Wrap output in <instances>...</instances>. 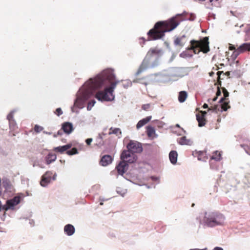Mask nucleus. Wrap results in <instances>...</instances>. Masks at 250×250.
<instances>
[{
  "instance_id": "44",
  "label": "nucleus",
  "mask_w": 250,
  "mask_h": 250,
  "mask_svg": "<svg viewBox=\"0 0 250 250\" xmlns=\"http://www.w3.org/2000/svg\"><path fill=\"white\" fill-rule=\"evenodd\" d=\"M248 37L250 39V26H248V28L245 30Z\"/></svg>"
},
{
  "instance_id": "49",
  "label": "nucleus",
  "mask_w": 250,
  "mask_h": 250,
  "mask_svg": "<svg viewBox=\"0 0 250 250\" xmlns=\"http://www.w3.org/2000/svg\"><path fill=\"white\" fill-rule=\"evenodd\" d=\"M229 49L230 50H233V51H234V50H236L237 49H236V47L234 45L230 44L229 46Z\"/></svg>"
},
{
  "instance_id": "17",
  "label": "nucleus",
  "mask_w": 250,
  "mask_h": 250,
  "mask_svg": "<svg viewBox=\"0 0 250 250\" xmlns=\"http://www.w3.org/2000/svg\"><path fill=\"white\" fill-rule=\"evenodd\" d=\"M178 154L176 151L171 150L169 153V158L171 164H176L177 161Z\"/></svg>"
},
{
  "instance_id": "60",
  "label": "nucleus",
  "mask_w": 250,
  "mask_h": 250,
  "mask_svg": "<svg viewBox=\"0 0 250 250\" xmlns=\"http://www.w3.org/2000/svg\"><path fill=\"white\" fill-rule=\"evenodd\" d=\"M98 138L102 140L103 137H102V135L99 134L98 135Z\"/></svg>"
},
{
  "instance_id": "8",
  "label": "nucleus",
  "mask_w": 250,
  "mask_h": 250,
  "mask_svg": "<svg viewBox=\"0 0 250 250\" xmlns=\"http://www.w3.org/2000/svg\"><path fill=\"white\" fill-rule=\"evenodd\" d=\"M126 147L127 151H129L130 153H141L143 151V147L141 143L137 141H130L127 144Z\"/></svg>"
},
{
  "instance_id": "27",
  "label": "nucleus",
  "mask_w": 250,
  "mask_h": 250,
  "mask_svg": "<svg viewBox=\"0 0 250 250\" xmlns=\"http://www.w3.org/2000/svg\"><path fill=\"white\" fill-rule=\"evenodd\" d=\"M109 130L110 131L108 133L109 135L116 134L118 136V133H119L120 135L122 134V132L119 128H113L111 127L109 128Z\"/></svg>"
},
{
  "instance_id": "4",
  "label": "nucleus",
  "mask_w": 250,
  "mask_h": 250,
  "mask_svg": "<svg viewBox=\"0 0 250 250\" xmlns=\"http://www.w3.org/2000/svg\"><path fill=\"white\" fill-rule=\"evenodd\" d=\"M226 221L225 216L217 211H205L200 219V224L207 228L223 226Z\"/></svg>"
},
{
  "instance_id": "19",
  "label": "nucleus",
  "mask_w": 250,
  "mask_h": 250,
  "mask_svg": "<svg viewBox=\"0 0 250 250\" xmlns=\"http://www.w3.org/2000/svg\"><path fill=\"white\" fill-rule=\"evenodd\" d=\"M57 159V156L55 154L49 153L44 158L45 163L47 165H49L54 162Z\"/></svg>"
},
{
  "instance_id": "36",
  "label": "nucleus",
  "mask_w": 250,
  "mask_h": 250,
  "mask_svg": "<svg viewBox=\"0 0 250 250\" xmlns=\"http://www.w3.org/2000/svg\"><path fill=\"white\" fill-rule=\"evenodd\" d=\"M103 95H102V91H98L96 94H95V98L99 101L103 102Z\"/></svg>"
},
{
  "instance_id": "41",
  "label": "nucleus",
  "mask_w": 250,
  "mask_h": 250,
  "mask_svg": "<svg viewBox=\"0 0 250 250\" xmlns=\"http://www.w3.org/2000/svg\"><path fill=\"white\" fill-rule=\"evenodd\" d=\"M132 83L130 81H126L125 83L123 84L124 87L127 88V87L131 86Z\"/></svg>"
},
{
  "instance_id": "11",
  "label": "nucleus",
  "mask_w": 250,
  "mask_h": 250,
  "mask_svg": "<svg viewBox=\"0 0 250 250\" xmlns=\"http://www.w3.org/2000/svg\"><path fill=\"white\" fill-rule=\"evenodd\" d=\"M23 197V194L22 193H20L18 195L13 197L12 199L7 200V204L10 206V208H11V209H14L15 206L20 203L21 199Z\"/></svg>"
},
{
  "instance_id": "56",
  "label": "nucleus",
  "mask_w": 250,
  "mask_h": 250,
  "mask_svg": "<svg viewBox=\"0 0 250 250\" xmlns=\"http://www.w3.org/2000/svg\"><path fill=\"white\" fill-rule=\"evenodd\" d=\"M117 192L121 194L122 196H124L125 194V192H124L123 193H121V191H119L118 190H117Z\"/></svg>"
},
{
  "instance_id": "10",
  "label": "nucleus",
  "mask_w": 250,
  "mask_h": 250,
  "mask_svg": "<svg viewBox=\"0 0 250 250\" xmlns=\"http://www.w3.org/2000/svg\"><path fill=\"white\" fill-rule=\"evenodd\" d=\"M2 187L4 188V193H9L13 194L15 191V188L10 180L7 178H3L2 179Z\"/></svg>"
},
{
  "instance_id": "20",
  "label": "nucleus",
  "mask_w": 250,
  "mask_h": 250,
  "mask_svg": "<svg viewBox=\"0 0 250 250\" xmlns=\"http://www.w3.org/2000/svg\"><path fill=\"white\" fill-rule=\"evenodd\" d=\"M123 151H128V152L129 156L127 157V159H125V161L127 163L128 165L129 164L134 163L137 161V157L133 153H130V152H129V151H127L126 150H124Z\"/></svg>"
},
{
  "instance_id": "52",
  "label": "nucleus",
  "mask_w": 250,
  "mask_h": 250,
  "mask_svg": "<svg viewBox=\"0 0 250 250\" xmlns=\"http://www.w3.org/2000/svg\"><path fill=\"white\" fill-rule=\"evenodd\" d=\"M201 112L202 113L201 116H204V118H205L207 114V112L206 111H201Z\"/></svg>"
},
{
  "instance_id": "48",
  "label": "nucleus",
  "mask_w": 250,
  "mask_h": 250,
  "mask_svg": "<svg viewBox=\"0 0 250 250\" xmlns=\"http://www.w3.org/2000/svg\"><path fill=\"white\" fill-rule=\"evenodd\" d=\"M92 138H88L85 140V143L87 145H90L92 141Z\"/></svg>"
},
{
  "instance_id": "42",
  "label": "nucleus",
  "mask_w": 250,
  "mask_h": 250,
  "mask_svg": "<svg viewBox=\"0 0 250 250\" xmlns=\"http://www.w3.org/2000/svg\"><path fill=\"white\" fill-rule=\"evenodd\" d=\"M150 179L153 181L157 182V183H159V178L158 177H156V176H151L150 177Z\"/></svg>"
},
{
  "instance_id": "9",
  "label": "nucleus",
  "mask_w": 250,
  "mask_h": 250,
  "mask_svg": "<svg viewBox=\"0 0 250 250\" xmlns=\"http://www.w3.org/2000/svg\"><path fill=\"white\" fill-rule=\"evenodd\" d=\"M246 51H250V42L243 43L240 45L236 50L233 52L231 58L234 61L240 54Z\"/></svg>"
},
{
  "instance_id": "14",
  "label": "nucleus",
  "mask_w": 250,
  "mask_h": 250,
  "mask_svg": "<svg viewBox=\"0 0 250 250\" xmlns=\"http://www.w3.org/2000/svg\"><path fill=\"white\" fill-rule=\"evenodd\" d=\"M61 129L67 134H70L74 130L73 124L69 122L62 123Z\"/></svg>"
},
{
  "instance_id": "64",
  "label": "nucleus",
  "mask_w": 250,
  "mask_h": 250,
  "mask_svg": "<svg viewBox=\"0 0 250 250\" xmlns=\"http://www.w3.org/2000/svg\"><path fill=\"white\" fill-rule=\"evenodd\" d=\"M2 207V205L1 204V202L0 201V211L1 210Z\"/></svg>"
},
{
  "instance_id": "31",
  "label": "nucleus",
  "mask_w": 250,
  "mask_h": 250,
  "mask_svg": "<svg viewBox=\"0 0 250 250\" xmlns=\"http://www.w3.org/2000/svg\"><path fill=\"white\" fill-rule=\"evenodd\" d=\"M198 160L199 161H206V158L204 157L206 153L203 151H199L198 152Z\"/></svg>"
},
{
  "instance_id": "6",
  "label": "nucleus",
  "mask_w": 250,
  "mask_h": 250,
  "mask_svg": "<svg viewBox=\"0 0 250 250\" xmlns=\"http://www.w3.org/2000/svg\"><path fill=\"white\" fill-rule=\"evenodd\" d=\"M128 155V151H123L120 155L121 161L116 166L115 168L119 175L123 176L124 174L128 169V166L127 163L125 161V159H127V157L129 156Z\"/></svg>"
},
{
  "instance_id": "39",
  "label": "nucleus",
  "mask_w": 250,
  "mask_h": 250,
  "mask_svg": "<svg viewBox=\"0 0 250 250\" xmlns=\"http://www.w3.org/2000/svg\"><path fill=\"white\" fill-rule=\"evenodd\" d=\"M54 113L56 114L58 116H60L63 114V112L61 108L59 107L56 109L55 111L54 112Z\"/></svg>"
},
{
  "instance_id": "32",
  "label": "nucleus",
  "mask_w": 250,
  "mask_h": 250,
  "mask_svg": "<svg viewBox=\"0 0 250 250\" xmlns=\"http://www.w3.org/2000/svg\"><path fill=\"white\" fill-rule=\"evenodd\" d=\"M78 153V149L76 147H73L70 150L66 151V154L68 155H73Z\"/></svg>"
},
{
  "instance_id": "34",
  "label": "nucleus",
  "mask_w": 250,
  "mask_h": 250,
  "mask_svg": "<svg viewBox=\"0 0 250 250\" xmlns=\"http://www.w3.org/2000/svg\"><path fill=\"white\" fill-rule=\"evenodd\" d=\"M241 147L245 150V152L250 155V146L246 145H241Z\"/></svg>"
},
{
  "instance_id": "18",
  "label": "nucleus",
  "mask_w": 250,
  "mask_h": 250,
  "mask_svg": "<svg viewBox=\"0 0 250 250\" xmlns=\"http://www.w3.org/2000/svg\"><path fill=\"white\" fill-rule=\"evenodd\" d=\"M151 116H147L141 120H140L138 123L136 125V128L137 129H139L144 125L146 124L148 122H149L151 119Z\"/></svg>"
},
{
  "instance_id": "23",
  "label": "nucleus",
  "mask_w": 250,
  "mask_h": 250,
  "mask_svg": "<svg viewBox=\"0 0 250 250\" xmlns=\"http://www.w3.org/2000/svg\"><path fill=\"white\" fill-rule=\"evenodd\" d=\"M188 97V93L185 91H181L179 93L178 101L180 103L184 102Z\"/></svg>"
},
{
  "instance_id": "3",
  "label": "nucleus",
  "mask_w": 250,
  "mask_h": 250,
  "mask_svg": "<svg viewBox=\"0 0 250 250\" xmlns=\"http://www.w3.org/2000/svg\"><path fill=\"white\" fill-rule=\"evenodd\" d=\"M190 43V46L187 47L186 50L180 54L179 56L181 58L184 59L192 58L193 54L191 53V51L195 54H199L200 52L207 53L210 50L208 37H205L200 41L191 40Z\"/></svg>"
},
{
  "instance_id": "40",
  "label": "nucleus",
  "mask_w": 250,
  "mask_h": 250,
  "mask_svg": "<svg viewBox=\"0 0 250 250\" xmlns=\"http://www.w3.org/2000/svg\"><path fill=\"white\" fill-rule=\"evenodd\" d=\"M9 209H11V208H10V206L7 204V202H6V204L4 205H2L1 208V210L7 211Z\"/></svg>"
},
{
  "instance_id": "37",
  "label": "nucleus",
  "mask_w": 250,
  "mask_h": 250,
  "mask_svg": "<svg viewBox=\"0 0 250 250\" xmlns=\"http://www.w3.org/2000/svg\"><path fill=\"white\" fill-rule=\"evenodd\" d=\"M159 63V59H158V58H156L155 60L152 63V64L150 65H149L148 68L155 67L158 66Z\"/></svg>"
},
{
  "instance_id": "43",
  "label": "nucleus",
  "mask_w": 250,
  "mask_h": 250,
  "mask_svg": "<svg viewBox=\"0 0 250 250\" xmlns=\"http://www.w3.org/2000/svg\"><path fill=\"white\" fill-rule=\"evenodd\" d=\"M217 96H215V97H214L212 99H208V103H209V104H212L214 102L216 101L217 100Z\"/></svg>"
},
{
  "instance_id": "62",
  "label": "nucleus",
  "mask_w": 250,
  "mask_h": 250,
  "mask_svg": "<svg viewBox=\"0 0 250 250\" xmlns=\"http://www.w3.org/2000/svg\"><path fill=\"white\" fill-rule=\"evenodd\" d=\"M185 37H186V36H185V35H183V36H182L181 37H178V38H181V40L183 41V39L184 38H185Z\"/></svg>"
},
{
  "instance_id": "16",
  "label": "nucleus",
  "mask_w": 250,
  "mask_h": 250,
  "mask_svg": "<svg viewBox=\"0 0 250 250\" xmlns=\"http://www.w3.org/2000/svg\"><path fill=\"white\" fill-rule=\"evenodd\" d=\"M64 232L67 236H72L75 232V227L71 224H67L64 227Z\"/></svg>"
},
{
  "instance_id": "54",
  "label": "nucleus",
  "mask_w": 250,
  "mask_h": 250,
  "mask_svg": "<svg viewBox=\"0 0 250 250\" xmlns=\"http://www.w3.org/2000/svg\"><path fill=\"white\" fill-rule=\"evenodd\" d=\"M100 200L101 201V202L100 203V205H103V202L106 200L105 199H103V198H100Z\"/></svg>"
},
{
  "instance_id": "7",
  "label": "nucleus",
  "mask_w": 250,
  "mask_h": 250,
  "mask_svg": "<svg viewBox=\"0 0 250 250\" xmlns=\"http://www.w3.org/2000/svg\"><path fill=\"white\" fill-rule=\"evenodd\" d=\"M225 100L226 99L224 97H222L219 101V103H220L221 104H217L211 106L209 108V110L215 112H217L218 111L221 112L227 111L230 106L229 105L228 102H226Z\"/></svg>"
},
{
  "instance_id": "12",
  "label": "nucleus",
  "mask_w": 250,
  "mask_h": 250,
  "mask_svg": "<svg viewBox=\"0 0 250 250\" xmlns=\"http://www.w3.org/2000/svg\"><path fill=\"white\" fill-rule=\"evenodd\" d=\"M52 174V172L47 171L42 176L40 182L41 186L46 187L50 183Z\"/></svg>"
},
{
  "instance_id": "58",
  "label": "nucleus",
  "mask_w": 250,
  "mask_h": 250,
  "mask_svg": "<svg viewBox=\"0 0 250 250\" xmlns=\"http://www.w3.org/2000/svg\"><path fill=\"white\" fill-rule=\"evenodd\" d=\"M43 132L44 134H45L51 135L52 134V132H47L46 131H43Z\"/></svg>"
},
{
  "instance_id": "45",
  "label": "nucleus",
  "mask_w": 250,
  "mask_h": 250,
  "mask_svg": "<svg viewBox=\"0 0 250 250\" xmlns=\"http://www.w3.org/2000/svg\"><path fill=\"white\" fill-rule=\"evenodd\" d=\"M63 146L64 147V149L65 151L68 150L69 149L71 148L72 147V144H67L65 145H64Z\"/></svg>"
},
{
  "instance_id": "51",
  "label": "nucleus",
  "mask_w": 250,
  "mask_h": 250,
  "mask_svg": "<svg viewBox=\"0 0 250 250\" xmlns=\"http://www.w3.org/2000/svg\"><path fill=\"white\" fill-rule=\"evenodd\" d=\"M225 90L226 91L224 92V98L226 99V98L229 96V93L226 90Z\"/></svg>"
},
{
  "instance_id": "28",
  "label": "nucleus",
  "mask_w": 250,
  "mask_h": 250,
  "mask_svg": "<svg viewBox=\"0 0 250 250\" xmlns=\"http://www.w3.org/2000/svg\"><path fill=\"white\" fill-rule=\"evenodd\" d=\"M174 44L175 46H179L182 47L185 45V42H183L181 40V38H179L177 37L175 39L174 41Z\"/></svg>"
},
{
  "instance_id": "29",
  "label": "nucleus",
  "mask_w": 250,
  "mask_h": 250,
  "mask_svg": "<svg viewBox=\"0 0 250 250\" xmlns=\"http://www.w3.org/2000/svg\"><path fill=\"white\" fill-rule=\"evenodd\" d=\"M221 155L220 152H218V151H215L213 155L211 156V159L212 160H214L216 161H219L221 160Z\"/></svg>"
},
{
  "instance_id": "53",
  "label": "nucleus",
  "mask_w": 250,
  "mask_h": 250,
  "mask_svg": "<svg viewBox=\"0 0 250 250\" xmlns=\"http://www.w3.org/2000/svg\"><path fill=\"white\" fill-rule=\"evenodd\" d=\"M189 250H208V249L207 248H205L204 249H190Z\"/></svg>"
},
{
  "instance_id": "25",
  "label": "nucleus",
  "mask_w": 250,
  "mask_h": 250,
  "mask_svg": "<svg viewBox=\"0 0 250 250\" xmlns=\"http://www.w3.org/2000/svg\"><path fill=\"white\" fill-rule=\"evenodd\" d=\"M146 128V134L148 137H151L153 134H155V130L153 127L150 125L147 126Z\"/></svg>"
},
{
  "instance_id": "26",
  "label": "nucleus",
  "mask_w": 250,
  "mask_h": 250,
  "mask_svg": "<svg viewBox=\"0 0 250 250\" xmlns=\"http://www.w3.org/2000/svg\"><path fill=\"white\" fill-rule=\"evenodd\" d=\"M178 143L181 145H190V140L187 139L186 136L180 138Z\"/></svg>"
},
{
  "instance_id": "30",
  "label": "nucleus",
  "mask_w": 250,
  "mask_h": 250,
  "mask_svg": "<svg viewBox=\"0 0 250 250\" xmlns=\"http://www.w3.org/2000/svg\"><path fill=\"white\" fill-rule=\"evenodd\" d=\"M53 150L55 152H59L61 154L63 153L64 151H66L63 146L55 147L54 148Z\"/></svg>"
},
{
  "instance_id": "2",
  "label": "nucleus",
  "mask_w": 250,
  "mask_h": 250,
  "mask_svg": "<svg viewBox=\"0 0 250 250\" xmlns=\"http://www.w3.org/2000/svg\"><path fill=\"white\" fill-rule=\"evenodd\" d=\"M186 11L181 14H178L167 21H159L154 27L149 30L147 35V41H155L162 39L166 32H168L175 29L182 21L188 20L193 21L195 19V15L193 13L190 14L189 18H184L183 16L187 14Z\"/></svg>"
},
{
  "instance_id": "33",
  "label": "nucleus",
  "mask_w": 250,
  "mask_h": 250,
  "mask_svg": "<svg viewBox=\"0 0 250 250\" xmlns=\"http://www.w3.org/2000/svg\"><path fill=\"white\" fill-rule=\"evenodd\" d=\"M33 167H39L42 168H45V166H44V165L42 164L40 160H35L34 163H33Z\"/></svg>"
},
{
  "instance_id": "57",
  "label": "nucleus",
  "mask_w": 250,
  "mask_h": 250,
  "mask_svg": "<svg viewBox=\"0 0 250 250\" xmlns=\"http://www.w3.org/2000/svg\"><path fill=\"white\" fill-rule=\"evenodd\" d=\"M239 63V61H233V64H235L236 66L237 65H238Z\"/></svg>"
},
{
  "instance_id": "21",
  "label": "nucleus",
  "mask_w": 250,
  "mask_h": 250,
  "mask_svg": "<svg viewBox=\"0 0 250 250\" xmlns=\"http://www.w3.org/2000/svg\"><path fill=\"white\" fill-rule=\"evenodd\" d=\"M120 81H115L112 83L109 87H105V90L109 92L110 96H113L114 89L115 88L117 84L120 83Z\"/></svg>"
},
{
  "instance_id": "61",
  "label": "nucleus",
  "mask_w": 250,
  "mask_h": 250,
  "mask_svg": "<svg viewBox=\"0 0 250 250\" xmlns=\"http://www.w3.org/2000/svg\"><path fill=\"white\" fill-rule=\"evenodd\" d=\"M175 127H177V128H181V129L183 130V128H181L180 126V125L179 124H176L175 126Z\"/></svg>"
},
{
  "instance_id": "15",
  "label": "nucleus",
  "mask_w": 250,
  "mask_h": 250,
  "mask_svg": "<svg viewBox=\"0 0 250 250\" xmlns=\"http://www.w3.org/2000/svg\"><path fill=\"white\" fill-rule=\"evenodd\" d=\"M17 110L14 109L12 110L7 116V119L9 121V127L11 129H14L16 124L13 119V115Z\"/></svg>"
},
{
  "instance_id": "35",
  "label": "nucleus",
  "mask_w": 250,
  "mask_h": 250,
  "mask_svg": "<svg viewBox=\"0 0 250 250\" xmlns=\"http://www.w3.org/2000/svg\"><path fill=\"white\" fill-rule=\"evenodd\" d=\"M96 103V101L95 100H92L91 101H90L87 104V110L88 111L91 110L92 109V107Z\"/></svg>"
},
{
  "instance_id": "46",
  "label": "nucleus",
  "mask_w": 250,
  "mask_h": 250,
  "mask_svg": "<svg viewBox=\"0 0 250 250\" xmlns=\"http://www.w3.org/2000/svg\"><path fill=\"white\" fill-rule=\"evenodd\" d=\"M149 107H150V104H144L142 106V109L145 110H148L149 108Z\"/></svg>"
},
{
  "instance_id": "13",
  "label": "nucleus",
  "mask_w": 250,
  "mask_h": 250,
  "mask_svg": "<svg viewBox=\"0 0 250 250\" xmlns=\"http://www.w3.org/2000/svg\"><path fill=\"white\" fill-rule=\"evenodd\" d=\"M113 161V158L110 155H104L103 156L100 161V165L106 167L111 164Z\"/></svg>"
},
{
  "instance_id": "1",
  "label": "nucleus",
  "mask_w": 250,
  "mask_h": 250,
  "mask_svg": "<svg viewBox=\"0 0 250 250\" xmlns=\"http://www.w3.org/2000/svg\"><path fill=\"white\" fill-rule=\"evenodd\" d=\"M115 77L113 69L107 68L97 75L94 78L89 79L77 92L74 105L71 107L72 112H74V106L82 108L84 102L89 99L97 90L114 80Z\"/></svg>"
},
{
  "instance_id": "22",
  "label": "nucleus",
  "mask_w": 250,
  "mask_h": 250,
  "mask_svg": "<svg viewBox=\"0 0 250 250\" xmlns=\"http://www.w3.org/2000/svg\"><path fill=\"white\" fill-rule=\"evenodd\" d=\"M109 92L105 90V88L104 89V91H102V95H103V100L104 101H112L114 100L115 98V96L113 95V96H110L108 95Z\"/></svg>"
},
{
  "instance_id": "38",
  "label": "nucleus",
  "mask_w": 250,
  "mask_h": 250,
  "mask_svg": "<svg viewBox=\"0 0 250 250\" xmlns=\"http://www.w3.org/2000/svg\"><path fill=\"white\" fill-rule=\"evenodd\" d=\"M43 127L41 126H40V125H35L34 130H35V132H36L37 133L40 132L41 131L43 130Z\"/></svg>"
},
{
  "instance_id": "5",
  "label": "nucleus",
  "mask_w": 250,
  "mask_h": 250,
  "mask_svg": "<svg viewBox=\"0 0 250 250\" xmlns=\"http://www.w3.org/2000/svg\"><path fill=\"white\" fill-rule=\"evenodd\" d=\"M162 52V49H158L157 47L150 49L136 72V75L138 76L147 70L149 67V62L151 57L154 56L158 58L159 56L161 55Z\"/></svg>"
},
{
  "instance_id": "50",
  "label": "nucleus",
  "mask_w": 250,
  "mask_h": 250,
  "mask_svg": "<svg viewBox=\"0 0 250 250\" xmlns=\"http://www.w3.org/2000/svg\"><path fill=\"white\" fill-rule=\"evenodd\" d=\"M212 250H224L221 247H215Z\"/></svg>"
},
{
  "instance_id": "24",
  "label": "nucleus",
  "mask_w": 250,
  "mask_h": 250,
  "mask_svg": "<svg viewBox=\"0 0 250 250\" xmlns=\"http://www.w3.org/2000/svg\"><path fill=\"white\" fill-rule=\"evenodd\" d=\"M196 119L198 122L199 127H202L206 125V120L204 116H201L199 114H196Z\"/></svg>"
},
{
  "instance_id": "55",
  "label": "nucleus",
  "mask_w": 250,
  "mask_h": 250,
  "mask_svg": "<svg viewBox=\"0 0 250 250\" xmlns=\"http://www.w3.org/2000/svg\"><path fill=\"white\" fill-rule=\"evenodd\" d=\"M203 108H208V105L207 104H204V105H203Z\"/></svg>"
},
{
  "instance_id": "59",
  "label": "nucleus",
  "mask_w": 250,
  "mask_h": 250,
  "mask_svg": "<svg viewBox=\"0 0 250 250\" xmlns=\"http://www.w3.org/2000/svg\"><path fill=\"white\" fill-rule=\"evenodd\" d=\"M56 177H57V174L56 173H55L54 175H53V176L52 177V180H55L56 179Z\"/></svg>"
},
{
  "instance_id": "63",
  "label": "nucleus",
  "mask_w": 250,
  "mask_h": 250,
  "mask_svg": "<svg viewBox=\"0 0 250 250\" xmlns=\"http://www.w3.org/2000/svg\"><path fill=\"white\" fill-rule=\"evenodd\" d=\"M185 37H186V36H185V35H183V36H182L181 37H178V38H181V40L183 41V39L184 38H185Z\"/></svg>"
},
{
  "instance_id": "47",
  "label": "nucleus",
  "mask_w": 250,
  "mask_h": 250,
  "mask_svg": "<svg viewBox=\"0 0 250 250\" xmlns=\"http://www.w3.org/2000/svg\"><path fill=\"white\" fill-rule=\"evenodd\" d=\"M62 134H63L62 131V130H59V131L57 132V134H55H55H54L53 136H54V137H57L58 136H61V135H62Z\"/></svg>"
}]
</instances>
